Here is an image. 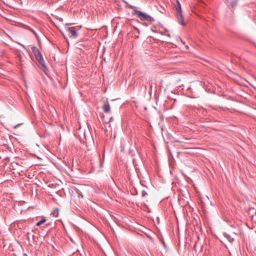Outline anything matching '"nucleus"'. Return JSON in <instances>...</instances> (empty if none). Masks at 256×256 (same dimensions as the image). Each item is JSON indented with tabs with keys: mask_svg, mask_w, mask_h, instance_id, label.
<instances>
[{
	"mask_svg": "<svg viewBox=\"0 0 256 256\" xmlns=\"http://www.w3.org/2000/svg\"><path fill=\"white\" fill-rule=\"evenodd\" d=\"M130 8L134 10L133 14L136 15L141 20H146L150 22L154 21V19L152 16L146 13L137 10L136 6H130Z\"/></svg>",
	"mask_w": 256,
	"mask_h": 256,
	"instance_id": "1",
	"label": "nucleus"
},
{
	"mask_svg": "<svg viewBox=\"0 0 256 256\" xmlns=\"http://www.w3.org/2000/svg\"><path fill=\"white\" fill-rule=\"evenodd\" d=\"M177 4L175 6L176 17L178 20L180 24L182 26H184L186 24L184 22L183 18V16L182 14V11L180 4L178 0H176Z\"/></svg>",
	"mask_w": 256,
	"mask_h": 256,
	"instance_id": "2",
	"label": "nucleus"
},
{
	"mask_svg": "<svg viewBox=\"0 0 256 256\" xmlns=\"http://www.w3.org/2000/svg\"><path fill=\"white\" fill-rule=\"evenodd\" d=\"M66 30L68 32L70 38H75L78 36V34L76 31L75 27H68L66 28Z\"/></svg>",
	"mask_w": 256,
	"mask_h": 256,
	"instance_id": "3",
	"label": "nucleus"
},
{
	"mask_svg": "<svg viewBox=\"0 0 256 256\" xmlns=\"http://www.w3.org/2000/svg\"><path fill=\"white\" fill-rule=\"evenodd\" d=\"M34 56L36 60L38 61L39 64L44 68L47 69V68L45 64L44 60L43 59L41 53L40 52L39 53L34 55Z\"/></svg>",
	"mask_w": 256,
	"mask_h": 256,
	"instance_id": "4",
	"label": "nucleus"
},
{
	"mask_svg": "<svg viewBox=\"0 0 256 256\" xmlns=\"http://www.w3.org/2000/svg\"><path fill=\"white\" fill-rule=\"evenodd\" d=\"M102 109L105 113H108L110 112V106L108 102L105 103L104 104Z\"/></svg>",
	"mask_w": 256,
	"mask_h": 256,
	"instance_id": "5",
	"label": "nucleus"
},
{
	"mask_svg": "<svg viewBox=\"0 0 256 256\" xmlns=\"http://www.w3.org/2000/svg\"><path fill=\"white\" fill-rule=\"evenodd\" d=\"M59 214V210L58 208H54L51 212V215L54 217H58Z\"/></svg>",
	"mask_w": 256,
	"mask_h": 256,
	"instance_id": "6",
	"label": "nucleus"
},
{
	"mask_svg": "<svg viewBox=\"0 0 256 256\" xmlns=\"http://www.w3.org/2000/svg\"><path fill=\"white\" fill-rule=\"evenodd\" d=\"M31 48L34 56L40 52L39 50L37 48L36 46H32Z\"/></svg>",
	"mask_w": 256,
	"mask_h": 256,
	"instance_id": "7",
	"label": "nucleus"
},
{
	"mask_svg": "<svg viewBox=\"0 0 256 256\" xmlns=\"http://www.w3.org/2000/svg\"><path fill=\"white\" fill-rule=\"evenodd\" d=\"M46 221V220L44 218H42L40 220L38 221L36 224V225L37 226H40L42 224H43L44 222H45Z\"/></svg>",
	"mask_w": 256,
	"mask_h": 256,
	"instance_id": "8",
	"label": "nucleus"
},
{
	"mask_svg": "<svg viewBox=\"0 0 256 256\" xmlns=\"http://www.w3.org/2000/svg\"><path fill=\"white\" fill-rule=\"evenodd\" d=\"M236 4H237V2L236 0H234V1L230 3V6H231L232 8H234L236 6Z\"/></svg>",
	"mask_w": 256,
	"mask_h": 256,
	"instance_id": "9",
	"label": "nucleus"
},
{
	"mask_svg": "<svg viewBox=\"0 0 256 256\" xmlns=\"http://www.w3.org/2000/svg\"><path fill=\"white\" fill-rule=\"evenodd\" d=\"M192 98H196V96H192Z\"/></svg>",
	"mask_w": 256,
	"mask_h": 256,
	"instance_id": "10",
	"label": "nucleus"
},
{
	"mask_svg": "<svg viewBox=\"0 0 256 256\" xmlns=\"http://www.w3.org/2000/svg\"><path fill=\"white\" fill-rule=\"evenodd\" d=\"M80 196H82V197H83V196H82V194H80Z\"/></svg>",
	"mask_w": 256,
	"mask_h": 256,
	"instance_id": "11",
	"label": "nucleus"
},
{
	"mask_svg": "<svg viewBox=\"0 0 256 256\" xmlns=\"http://www.w3.org/2000/svg\"><path fill=\"white\" fill-rule=\"evenodd\" d=\"M18 125H19V124H18L17 126H14V128H16V126H18Z\"/></svg>",
	"mask_w": 256,
	"mask_h": 256,
	"instance_id": "12",
	"label": "nucleus"
},
{
	"mask_svg": "<svg viewBox=\"0 0 256 256\" xmlns=\"http://www.w3.org/2000/svg\"><path fill=\"white\" fill-rule=\"evenodd\" d=\"M66 25H68V26H69V25H70V24H66Z\"/></svg>",
	"mask_w": 256,
	"mask_h": 256,
	"instance_id": "13",
	"label": "nucleus"
}]
</instances>
